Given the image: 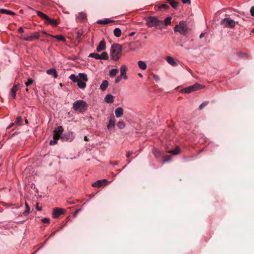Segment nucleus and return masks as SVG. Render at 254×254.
<instances>
[{
  "label": "nucleus",
  "instance_id": "obj_1",
  "mask_svg": "<svg viewBox=\"0 0 254 254\" xmlns=\"http://www.w3.org/2000/svg\"><path fill=\"white\" fill-rule=\"evenodd\" d=\"M122 51V47L120 44L113 45L111 50V58L114 61H117L120 59Z\"/></svg>",
  "mask_w": 254,
  "mask_h": 254
},
{
  "label": "nucleus",
  "instance_id": "obj_2",
  "mask_svg": "<svg viewBox=\"0 0 254 254\" xmlns=\"http://www.w3.org/2000/svg\"><path fill=\"white\" fill-rule=\"evenodd\" d=\"M87 107L88 105L86 102L82 100H79L73 103L72 108L75 111L83 113L87 110Z\"/></svg>",
  "mask_w": 254,
  "mask_h": 254
},
{
  "label": "nucleus",
  "instance_id": "obj_3",
  "mask_svg": "<svg viewBox=\"0 0 254 254\" xmlns=\"http://www.w3.org/2000/svg\"><path fill=\"white\" fill-rule=\"evenodd\" d=\"M220 15L222 16H238L237 12L235 10L230 8L222 9L218 11L215 13V16Z\"/></svg>",
  "mask_w": 254,
  "mask_h": 254
},
{
  "label": "nucleus",
  "instance_id": "obj_4",
  "mask_svg": "<svg viewBox=\"0 0 254 254\" xmlns=\"http://www.w3.org/2000/svg\"><path fill=\"white\" fill-rule=\"evenodd\" d=\"M189 31V28L184 21H181L179 24L176 25V32H178L182 35H186Z\"/></svg>",
  "mask_w": 254,
  "mask_h": 254
},
{
  "label": "nucleus",
  "instance_id": "obj_5",
  "mask_svg": "<svg viewBox=\"0 0 254 254\" xmlns=\"http://www.w3.org/2000/svg\"><path fill=\"white\" fill-rule=\"evenodd\" d=\"M80 79L77 82L78 87L80 89H84L86 86V82L88 80L87 75L84 73H79Z\"/></svg>",
  "mask_w": 254,
  "mask_h": 254
},
{
  "label": "nucleus",
  "instance_id": "obj_6",
  "mask_svg": "<svg viewBox=\"0 0 254 254\" xmlns=\"http://www.w3.org/2000/svg\"><path fill=\"white\" fill-rule=\"evenodd\" d=\"M203 86L198 83H195L194 84L185 88L180 91L185 93H190L192 91L198 90L200 89L203 88Z\"/></svg>",
  "mask_w": 254,
  "mask_h": 254
},
{
  "label": "nucleus",
  "instance_id": "obj_7",
  "mask_svg": "<svg viewBox=\"0 0 254 254\" xmlns=\"http://www.w3.org/2000/svg\"><path fill=\"white\" fill-rule=\"evenodd\" d=\"M145 19L146 24L150 27L159 26L161 23V22L158 20L156 17H145Z\"/></svg>",
  "mask_w": 254,
  "mask_h": 254
},
{
  "label": "nucleus",
  "instance_id": "obj_8",
  "mask_svg": "<svg viewBox=\"0 0 254 254\" xmlns=\"http://www.w3.org/2000/svg\"><path fill=\"white\" fill-rule=\"evenodd\" d=\"M44 22L47 24H50L53 26H56L59 23V20L51 18L50 17H42Z\"/></svg>",
  "mask_w": 254,
  "mask_h": 254
},
{
  "label": "nucleus",
  "instance_id": "obj_9",
  "mask_svg": "<svg viewBox=\"0 0 254 254\" xmlns=\"http://www.w3.org/2000/svg\"><path fill=\"white\" fill-rule=\"evenodd\" d=\"M222 23L225 26L230 28H233L235 25V21L229 18H225L222 21Z\"/></svg>",
  "mask_w": 254,
  "mask_h": 254
},
{
  "label": "nucleus",
  "instance_id": "obj_10",
  "mask_svg": "<svg viewBox=\"0 0 254 254\" xmlns=\"http://www.w3.org/2000/svg\"><path fill=\"white\" fill-rule=\"evenodd\" d=\"M127 67L126 65H122L120 68V76L125 80H127L128 77L127 75Z\"/></svg>",
  "mask_w": 254,
  "mask_h": 254
},
{
  "label": "nucleus",
  "instance_id": "obj_11",
  "mask_svg": "<svg viewBox=\"0 0 254 254\" xmlns=\"http://www.w3.org/2000/svg\"><path fill=\"white\" fill-rule=\"evenodd\" d=\"M74 138L73 132L72 131L64 134L61 136V138L63 141L72 140Z\"/></svg>",
  "mask_w": 254,
  "mask_h": 254
},
{
  "label": "nucleus",
  "instance_id": "obj_12",
  "mask_svg": "<svg viewBox=\"0 0 254 254\" xmlns=\"http://www.w3.org/2000/svg\"><path fill=\"white\" fill-rule=\"evenodd\" d=\"M108 184V181L106 179L98 180L92 184V186L93 187L99 188L105 186Z\"/></svg>",
  "mask_w": 254,
  "mask_h": 254
},
{
  "label": "nucleus",
  "instance_id": "obj_13",
  "mask_svg": "<svg viewBox=\"0 0 254 254\" xmlns=\"http://www.w3.org/2000/svg\"><path fill=\"white\" fill-rule=\"evenodd\" d=\"M64 212V209L61 208H56L53 212V217L55 218H58Z\"/></svg>",
  "mask_w": 254,
  "mask_h": 254
},
{
  "label": "nucleus",
  "instance_id": "obj_14",
  "mask_svg": "<svg viewBox=\"0 0 254 254\" xmlns=\"http://www.w3.org/2000/svg\"><path fill=\"white\" fill-rule=\"evenodd\" d=\"M39 37V35L38 33H35L33 35L27 36L26 37L24 38L23 39L24 41H32L35 39H37Z\"/></svg>",
  "mask_w": 254,
  "mask_h": 254
},
{
  "label": "nucleus",
  "instance_id": "obj_15",
  "mask_svg": "<svg viewBox=\"0 0 254 254\" xmlns=\"http://www.w3.org/2000/svg\"><path fill=\"white\" fill-rule=\"evenodd\" d=\"M113 22H114V20L110 18H104L103 19L98 20L97 21L96 23L99 24L106 25Z\"/></svg>",
  "mask_w": 254,
  "mask_h": 254
},
{
  "label": "nucleus",
  "instance_id": "obj_16",
  "mask_svg": "<svg viewBox=\"0 0 254 254\" xmlns=\"http://www.w3.org/2000/svg\"><path fill=\"white\" fill-rule=\"evenodd\" d=\"M60 137H61L60 134L54 133L53 140L50 141V144L51 145H54L57 144Z\"/></svg>",
  "mask_w": 254,
  "mask_h": 254
},
{
  "label": "nucleus",
  "instance_id": "obj_17",
  "mask_svg": "<svg viewBox=\"0 0 254 254\" xmlns=\"http://www.w3.org/2000/svg\"><path fill=\"white\" fill-rule=\"evenodd\" d=\"M115 114L117 118H120L123 115L124 110L122 107L117 108L115 111Z\"/></svg>",
  "mask_w": 254,
  "mask_h": 254
},
{
  "label": "nucleus",
  "instance_id": "obj_18",
  "mask_svg": "<svg viewBox=\"0 0 254 254\" xmlns=\"http://www.w3.org/2000/svg\"><path fill=\"white\" fill-rule=\"evenodd\" d=\"M46 72L49 75H52L54 78L58 77V73L55 68H52L47 70Z\"/></svg>",
  "mask_w": 254,
  "mask_h": 254
},
{
  "label": "nucleus",
  "instance_id": "obj_19",
  "mask_svg": "<svg viewBox=\"0 0 254 254\" xmlns=\"http://www.w3.org/2000/svg\"><path fill=\"white\" fill-rule=\"evenodd\" d=\"M106 49V44L104 40L101 41L98 47H97V51L98 52H101L104 50Z\"/></svg>",
  "mask_w": 254,
  "mask_h": 254
},
{
  "label": "nucleus",
  "instance_id": "obj_20",
  "mask_svg": "<svg viewBox=\"0 0 254 254\" xmlns=\"http://www.w3.org/2000/svg\"><path fill=\"white\" fill-rule=\"evenodd\" d=\"M18 84H15L13 86L11 89V95L12 96L13 99H15L16 98V93L18 90Z\"/></svg>",
  "mask_w": 254,
  "mask_h": 254
},
{
  "label": "nucleus",
  "instance_id": "obj_21",
  "mask_svg": "<svg viewBox=\"0 0 254 254\" xmlns=\"http://www.w3.org/2000/svg\"><path fill=\"white\" fill-rule=\"evenodd\" d=\"M48 36L52 37L53 38L57 39L59 41L64 42L65 41V39L64 37L62 35H52L51 34H48Z\"/></svg>",
  "mask_w": 254,
  "mask_h": 254
},
{
  "label": "nucleus",
  "instance_id": "obj_22",
  "mask_svg": "<svg viewBox=\"0 0 254 254\" xmlns=\"http://www.w3.org/2000/svg\"><path fill=\"white\" fill-rule=\"evenodd\" d=\"M137 64L140 69L145 70L147 68V64L146 63L142 61H139L137 63Z\"/></svg>",
  "mask_w": 254,
  "mask_h": 254
},
{
  "label": "nucleus",
  "instance_id": "obj_23",
  "mask_svg": "<svg viewBox=\"0 0 254 254\" xmlns=\"http://www.w3.org/2000/svg\"><path fill=\"white\" fill-rule=\"evenodd\" d=\"M105 101L107 103H113L114 96L111 94H107L105 98Z\"/></svg>",
  "mask_w": 254,
  "mask_h": 254
},
{
  "label": "nucleus",
  "instance_id": "obj_24",
  "mask_svg": "<svg viewBox=\"0 0 254 254\" xmlns=\"http://www.w3.org/2000/svg\"><path fill=\"white\" fill-rule=\"evenodd\" d=\"M28 8L31 11V12L30 13V14H32L33 15H34L36 13L38 15V16H47L46 14H44V13H43L40 11L35 10L30 7H28Z\"/></svg>",
  "mask_w": 254,
  "mask_h": 254
},
{
  "label": "nucleus",
  "instance_id": "obj_25",
  "mask_svg": "<svg viewBox=\"0 0 254 254\" xmlns=\"http://www.w3.org/2000/svg\"><path fill=\"white\" fill-rule=\"evenodd\" d=\"M69 79H71L73 82L77 83L80 79V76L76 75L74 74H71L69 77Z\"/></svg>",
  "mask_w": 254,
  "mask_h": 254
},
{
  "label": "nucleus",
  "instance_id": "obj_26",
  "mask_svg": "<svg viewBox=\"0 0 254 254\" xmlns=\"http://www.w3.org/2000/svg\"><path fill=\"white\" fill-rule=\"evenodd\" d=\"M115 121L112 119L110 120L109 124L107 126V128L109 130H112L115 128Z\"/></svg>",
  "mask_w": 254,
  "mask_h": 254
},
{
  "label": "nucleus",
  "instance_id": "obj_27",
  "mask_svg": "<svg viewBox=\"0 0 254 254\" xmlns=\"http://www.w3.org/2000/svg\"><path fill=\"white\" fill-rule=\"evenodd\" d=\"M109 85V82L107 80H104L102 84L100 85V89L104 91L106 89V88L108 87Z\"/></svg>",
  "mask_w": 254,
  "mask_h": 254
},
{
  "label": "nucleus",
  "instance_id": "obj_28",
  "mask_svg": "<svg viewBox=\"0 0 254 254\" xmlns=\"http://www.w3.org/2000/svg\"><path fill=\"white\" fill-rule=\"evenodd\" d=\"M0 13L4 14H10V15H14L15 13L10 10H6L5 9H0Z\"/></svg>",
  "mask_w": 254,
  "mask_h": 254
},
{
  "label": "nucleus",
  "instance_id": "obj_29",
  "mask_svg": "<svg viewBox=\"0 0 254 254\" xmlns=\"http://www.w3.org/2000/svg\"><path fill=\"white\" fill-rule=\"evenodd\" d=\"M63 127L61 126H60L54 129V133L61 134V133L63 132Z\"/></svg>",
  "mask_w": 254,
  "mask_h": 254
},
{
  "label": "nucleus",
  "instance_id": "obj_30",
  "mask_svg": "<svg viewBox=\"0 0 254 254\" xmlns=\"http://www.w3.org/2000/svg\"><path fill=\"white\" fill-rule=\"evenodd\" d=\"M121 33V30L119 28H116L114 30V34L117 37H120Z\"/></svg>",
  "mask_w": 254,
  "mask_h": 254
},
{
  "label": "nucleus",
  "instance_id": "obj_31",
  "mask_svg": "<svg viewBox=\"0 0 254 254\" xmlns=\"http://www.w3.org/2000/svg\"><path fill=\"white\" fill-rule=\"evenodd\" d=\"M166 59L167 62L169 64H170L172 66L175 65V60L173 58H172L170 56H167V57H166Z\"/></svg>",
  "mask_w": 254,
  "mask_h": 254
},
{
  "label": "nucleus",
  "instance_id": "obj_32",
  "mask_svg": "<svg viewBox=\"0 0 254 254\" xmlns=\"http://www.w3.org/2000/svg\"><path fill=\"white\" fill-rule=\"evenodd\" d=\"M118 72V70L116 68L112 69L109 72V75L113 77L115 76Z\"/></svg>",
  "mask_w": 254,
  "mask_h": 254
},
{
  "label": "nucleus",
  "instance_id": "obj_33",
  "mask_svg": "<svg viewBox=\"0 0 254 254\" xmlns=\"http://www.w3.org/2000/svg\"><path fill=\"white\" fill-rule=\"evenodd\" d=\"M169 8V6L167 4H162L158 6V9L160 11H163L164 10H167Z\"/></svg>",
  "mask_w": 254,
  "mask_h": 254
},
{
  "label": "nucleus",
  "instance_id": "obj_34",
  "mask_svg": "<svg viewBox=\"0 0 254 254\" xmlns=\"http://www.w3.org/2000/svg\"><path fill=\"white\" fill-rule=\"evenodd\" d=\"M99 60H108L109 58L108 55L106 52H103L101 55H99Z\"/></svg>",
  "mask_w": 254,
  "mask_h": 254
},
{
  "label": "nucleus",
  "instance_id": "obj_35",
  "mask_svg": "<svg viewBox=\"0 0 254 254\" xmlns=\"http://www.w3.org/2000/svg\"><path fill=\"white\" fill-rule=\"evenodd\" d=\"M25 207H26V210L23 213V214L25 216H26L29 213L30 209V207H29L28 204H27V203L26 202L25 203Z\"/></svg>",
  "mask_w": 254,
  "mask_h": 254
},
{
  "label": "nucleus",
  "instance_id": "obj_36",
  "mask_svg": "<svg viewBox=\"0 0 254 254\" xmlns=\"http://www.w3.org/2000/svg\"><path fill=\"white\" fill-rule=\"evenodd\" d=\"M89 57L94 58L96 60H99V55L97 53H91L89 55Z\"/></svg>",
  "mask_w": 254,
  "mask_h": 254
},
{
  "label": "nucleus",
  "instance_id": "obj_37",
  "mask_svg": "<svg viewBox=\"0 0 254 254\" xmlns=\"http://www.w3.org/2000/svg\"><path fill=\"white\" fill-rule=\"evenodd\" d=\"M125 124L124 123V122L123 121H120L118 123H117V127L120 128V129H123L124 128H125Z\"/></svg>",
  "mask_w": 254,
  "mask_h": 254
},
{
  "label": "nucleus",
  "instance_id": "obj_38",
  "mask_svg": "<svg viewBox=\"0 0 254 254\" xmlns=\"http://www.w3.org/2000/svg\"><path fill=\"white\" fill-rule=\"evenodd\" d=\"M208 104H209V101H208L203 102L202 103H201L200 105V106L199 107V109L200 110H202L204 107L206 106Z\"/></svg>",
  "mask_w": 254,
  "mask_h": 254
},
{
  "label": "nucleus",
  "instance_id": "obj_39",
  "mask_svg": "<svg viewBox=\"0 0 254 254\" xmlns=\"http://www.w3.org/2000/svg\"><path fill=\"white\" fill-rule=\"evenodd\" d=\"M33 82V80L31 78H28L27 81L25 83L26 86L28 87L32 84Z\"/></svg>",
  "mask_w": 254,
  "mask_h": 254
},
{
  "label": "nucleus",
  "instance_id": "obj_40",
  "mask_svg": "<svg viewBox=\"0 0 254 254\" xmlns=\"http://www.w3.org/2000/svg\"><path fill=\"white\" fill-rule=\"evenodd\" d=\"M21 122H22L21 118L20 117H17L16 118L15 123L18 124V125H21Z\"/></svg>",
  "mask_w": 254,
  "mask_h": 254
},
{
  "label": "nucleus",
  "instance_id": "obj_41",
  "mask_svg": "<svg viewBox=\"0 0 254 254\" xmlns=\"http://www.w3.org/2000/svg\"><path fill=\"white\" fill-rule=\"evenodd\" d=\"M171 20V17H167V18L165 19L164 22L166 25L169 24Z\"/></svg>",
  "mask_w": 254,
  "mask_h": 254
},
{
  "label": "nucleus",
  "instance_id": "obj_42",
  "mask_svg": "<svg viewBox=\"0 0 254 254\" xmlns=\"http://www.w3.org/2000/svg\"><path fill=\"white\" fill-rule=\"evenodd\" d=\"M168 2H169L171 6L175 8V0H167Z\"/></svg>",
  "mask_w": 254,
  "mask_h": 254
},
{
  "label": "nucleus",
  "instance_id": "obj_43",
  "mask_svg": "<svg viewBox=\"0 0 254 254\" xmlns=\"http://www.w3.org/2000/svg\"><path fill=\"white\" fill-rule=\"evenodd\" d=\"M42 221L44 223H48L50 222V220L48 218H44L42 219Z\"/></svg>",
  "mask_w": 254,
  "mask_h": 254
},
{
  "label": "nucleus",
  "instance_id": "obj_44",
  "mask_svg": "<svg viewBox=\"0 0 254 254\" xmlns=\"http://www.w3.org/2000/svg\"><path fill=\"white\" fill-rule=\"evenodd\" d=\"M181 152V149L178 146H176V155Z\"/></svg>",
  "mask_w": 254,
  "mask_h": 254
},
{
  "label": "nucleus",
  "instance_id": "obj_45",
  "mask_svg": "<svg viewBox=\"0 0 254 254\" xmlns=\"http://www.w3.org/2000/svg\"><path fill=\"white\" fill-rule=\"evenodd\" d=\"M122 78L120 75L118 76L115 80V83H119L122 80Z\"/></svg>",
  "mask_w": 254,
  "mask_h": 254
},
{
  "label": "nucleus",
  "instance_id": "obj_46",
  "mask_svg": "<svg viewBox=\"0 0 254 254\" xmlns=\"http://www.w3.org/2000/svg\"><path fill=\"white\" fill-rule=\"evenodd\" d=\"M238 55L241 56V57H246L247 58L248 57V55L246 53H239L238 54Z\"/></svg>",
  "mask_w": 254,
  "mask_h": 254
},
{
  "label": "nucleus",
  "instance_id": "obj_47",
  "mask_svg": "<svg viewBox=\"0 0 254 254\" xmlns=\"http://www.w3.org/2000/svg\"><path fill=\"white\" fill-rule=\"evenodd\" d=\"M184 4H190V0H182Z\"/></svg>",
  "mask_w": 254,
  "mask_h": 254
},
{
  "label": "nucleus",
  "instance_id": "obj_48",
  "mask_svg": "<svg viewBox=\"0 0 254 254\" xmlns=\"http://www.w3.org/2000/svg\"><path fill=\"white\" fill-rule=\"evenodd\" d=\"M250 12L252 16H254V6L251 7Z\"/></svg>",
  "mask_w": 254,
  "mask_h": 254
},
{
  "label": "nucleus",
  "instance_id": "obj_49",
  "mask_svg": "<svg viewBox=\"0 0 254 254\" xmlns=\"http://www.w3.org/2000/svg\"><path fill=\"white\" fill-rule=\"evenodd\" d=\"M81 209H77L76 210H75V211L74 212L73 214V216L74 217H75L76 216V215L80 211Z\"/></svg>",
  "mask_w": 254,
  "mask_h": 254
},
{
  "label": "nucleus",
  "instance_id": "obj_50",
  "mask_svg": "<svg viewBox=\"0 0 254 254\" xmlns=\"http://www.w3.org/2000/svg\"><path fill=\"white\" fill-rule=\"evenodd\" d=\"M18 31L20 33H23L24 32V30L22 27H19L18 29Z\"/></svg>",
  "mask_w": 254,
  "mask_h": 254
},
{
  "label": "nucleus",
  "instance_id": "obj_51",
  "mask_svg": "<svg viewBox=\"0 0 254 254\" xmlns=\"http://www.w3.org/2000/svg\"><path fill=\"white\" fill-rule=\"evenodd\" d=\"M170 160H171V159L170 158H168L167 159L163 160V162L166 163V162H167L170 161Z\"/></svg>",
  "mask_w": 254,
  "mask_h": 254
},
{
  "label": "nucleus",
  "instance_id": "obj_52",
  "mask_svg": "<svg viewBox=\"0 0 254 254\" xmlns=\"http://www.w3.org/2000/svg\"><path fill=\"white\" fill-rule=\"evenodd\" d=\"M153 78H154V79L155 80H158V79H159L158 76L157 75H153Z\"/></svg>",
  "mask_w": 254,
  "mask_h": 254
},
{
  "label": "nucleus",
  "instance_id": "obj_53",
  "mask_svg": "<svg viewBox=\"0 0 254 254\" xmlns=\"http://www.w3.org/2000/svg\"><path fill=\"white\" fill-rule=\"evenodd\" d=\"M131 154V152H128L126 156L127 157H129Z\"/></svg>",
  "mask_w": 254,
  "mask_h": 254
},
{
  "label": "nucleus",
  "instance_id": "obj_54",
  "mask_svg": "<svg viewBox=\"0 0 254 254\" xmlns=\"http://www.w3.org/2000/svg\"><path fill=\"white\" fill-rule=\"evenodd\" d=\"M168 152L171 153L173 155H175V150L168 151Z\"/></svg>",
  "mask_w": 254,
  "mask_h": 254
},
{
  "label": "nucleus",
  "instance_id": "obj_55",
  "mask_svg": "<svg viewBox=\"0 0 254 254\" xmlns=\"http://www.w3.org/2000/svg\"><path fill=\"white\" fill-rule=\"evenodd\" d=\"M84 140L85 141H88V138H87V137L86 136H85L84 137Z\"/></svg>",
  "mask_w": 254,
  "mask_h": 254
},
{
  "label": "nucleus",
  "instance_id": "obj_56",
  "mask_svg": "<svg viewBox=\"0 0 254 254\" xmlns=\"http://www.w3.org/2000/svg\"><path fill=\"white\" fill-rule=\"evenodd\" d=\"M138 76H139V77H142V76H142V74H141V73H139L138 74Z\"/></svg>",
  "mask_w": 254,
  "mask_h": 254
},
{
  "label": "nucleus",
  "instance_id": "obj_57",
  "mask_svg": "<svg viewBox=\"0 0 254 254\" xmlns=\"http://www.w3.org/2000/svg\"><path fill=\"white\" fill-rule=\"evenodd\" d=\"M85 17H79L80 20H82L84 19Z\"/></svg>",
  "mask_w": 254,
  "mask_h": 254
},
{
  "label": "nucleus",
  "instance_id": "obj_58",
  "mask_svg": "<svg viewBox=\"0 0 254 254\" xmlns=\"http://www.w3.org/2000/svg\"><path fill=\"white\" fill-rule=\"evenodd\" d=\"M37 209L38 210L40 211V210H41V207H37Z\"/></svg>",
  "mask_w": 254,
  "mask_h": 254
},
{
  "label": "nucleus",
  "instance_id": "obj_59",
  "mask_svg": "<svg viewBox=\"0 0 254 254\" xmlns=\"http://www.w3.org/2000/svg\"><path fill=\"white\" fill-rule=\"evenodd\" d=\"M204 34H201L200 35V38H202Z\"/></svg>",
  "mask_w": 254,
  "mask_h": 254
},
{
  "label": "nucleus",
  "instance_id": "obj_60",
  "mask_svg": "<svg viewBox=\"0 0 254 254\" xmlns=\"http://www.w3.org/2000/svg\"><path fill=\"white\" fill-rule=\"evenodd\" d=\"M43 33L48 36V34H47L46 32H43Z\"/></svg>",
  "mask_w": 254,
  "mask_h": 254
},
{
  "label": "nucleus",
  "instance_id": "obj_61",
  "mask_svg": "<svg viewBox=\"0 0 254 254\" xmlns=\"http://www.w3.org/2000/svg\"><path fill=\"white\" fill-rule=\"evenodd\" d=\"M80 16H84V14H83V13H81V15H80Z\"/></svg>",
  "mask_w": 254,
  "mask_h": 254
},
{
  "label": "nucleus",
  "instance_id": "obj_62",
  "mask_svg": "<svg viewBox=\"0 0 254 254\" xmlns=\"http://www.w3.org/2000/svg\"><path fill=\"white\" fill-rule=\"evenodd\" d=\"M13 125V123H12L10 126L9 127V128H10L11 127H12V126Z\"/></svg>",
  "mask_w": 254,
  "mask_h": 254
},
{
  "label": "nucleus",
  "instance_id": "obj_63",
  "mask_svg": "<svg viewBox=\"0 0 254 254\" xmlns=\"http://www.w3.org/2000/svg\"><path fill=\"white\" fill-rule=\"evenodd\" d=\"M252 33H254V28L252 30Z\"/></svg>",
  "mask_w": 254,
  "mask_h": 254
},
{
  "label": "nucleus",
  "instance_id": "obj_64",
  "mask_svg": "<svg viewBox=\"0 0 254 254\" xmlns=\"http://www.w3.org/2000/svg\"><path fill=\"white\" fill-rule=\"evenodd\" d=\"M25 90H26V92H28V88H26V89H25Z\"/></svg>",
  "mask_w": 254,
  "mask_h": 254
}]
</instances>
